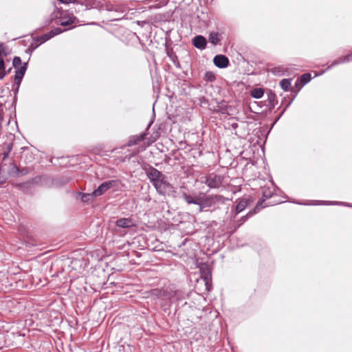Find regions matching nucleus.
<instances>
[{
    "label": "nucleus",
    "instance_id": "f257e3e1",
    "mask_svg": "<svg viewBox=\"0 0 352 352\" xmlns=\"http://www.w3.org/2000/svg\"><path fill=\"white\" fill-rule=\"evenodd\" d=\"M228 198H226L221 195H206L202 193V199L201 207L199 208V212H207V211H214L219 208V205H223L228 201Z\"/></svg>",
    "mask_w": 352,
    "mask_h": 352
},
{
    "label": "nucleus",
    "instance_id": "f03ea898",
    "mask_svg": "<svg viewBox=\"0 0 352 352\" xmlns=\"http://www.w3.org/2000/svg\"><path fill=\"white\" fill-rule=\"evenodd\" d=\"M158 194L170 196L176 192L173 186L166 180V175L161 177L157 182L153 184Z\"/></svg>",
    "mask_w": 352,
    "mask_h": 352
},
{
    "label": "nucleus",
    "instance_id": "7ed1b4c3",
    "mask_svg": "<svg viewBox=\"0 0 352 352\" xmlns=\"http://www.w3.org/2000/svg\"><path fill=\"white\" fill-rule=\"evenodd\" d=\"M201 183L205 184L210 188H219L224 182L225 176L215 173H210L201 177Z\"/></svg>",
    "mask_w": 352,
    "mask_h": 352
},
{
    "label": "nucleus",
    "instance_id": "20e7f679",
    "mask_svg": "<svg viewBox=\"0 0 352 352\" xmlns=\"http://www.w3.org/2000/svg\"><path fill=\"white\" fill-rule=\"evenodd\" d=\"M118 185V180L105 181L94 190V195H95L96 197H100L104 194L109 189L117 187Z\"/></svg>",
    "mask_w": 352,
    "mask_h": 352
},
{
    "label": "nucleus",
    "instance_id": "39448f33",
    "mask_svg": "<svg viewBox=\"0 0 352 352\" xmlns=\"http://www.w3.org/2000/svg\"><path fill=\"white\" fill-rule=\"evenodd\" d=\"M144 169L148 179L152 184L156 182H157V181L164 175L161 171L150 165H148V166L145 167Z\"/></svg>",
    "mask_w": 352,
    "mask_h": 352
},
{
    "label": "nucleus",
    "instance_id": "423d86ee",
    "mask_svg": "<svg viewBox=\"0 0 352 352\" xmlns=\"http://www.w3.org/2000/svg\"><path fill=\"white\" fill-rule=\"evenodd\" d=\"M202 193L203 192H200L199 195L193 197L188 195L186 192H184L182 194V198L187 204L198 205L199 208L201 207V204Z\"/></svg>",
    "mask_w": 352,
    "mask_h": 352
},
{
    "label": "nucleus",
    "instance_id": "0eeeda50",
    "mask_svg": "<svg viewBox=\"0 0 352 352\" xmlns=\"http://www.w3.org/2000/svg\"><path fill=\"white\" fill-rule=\"evenodd\" d=\"M214 65L219 68H226L229 65V59L222 54L216 55L213 58Z\"/></svg>",
    "mask_w": 352,
    "mask_h": 352
},
{
    "label": "nucleus",
    "instance_id": "6e6552de",
    "mask_svg": "<svg viewBox=\"0 0 352 352\" xmlns=\"http://www.w3.org/2000/svg\"><path fill=\"white\" fill-rule=\"evenodd\" d=\"M41 177H36L34 178H32L31 180H29L25 182L20 183L16 184V187L23 191L24 192H28L29 191V189L31 188V186L33 184H36L38 183V182L41 180Z\"/></svg>",
    "mask_w": 352,
    "mask_h": 352
},
{
    "label": "nucleus",
    "instance_id": "1a4fd4ad",
    "mask_svg": "<svg viewBox=\"0 0 352 352\" xmlns=\"http://www.w3.org/2000/svg\"><path fill=\"white\" fill-rule=\"evenodd\" d=\"M192 45L195 47L203 50L206 49L207 45V41L202 35L195 36L192 40Z\"/></svg>",
    "mask_w": 352,
    "mask_h": 352
},
{
    "label": "nucleus",
    "instance_id": "9d476101",
    "mask_svg": "<svg viewBox=\"0 0 352 352\" xmlns=\"http://www.w3.org/2000/svg\"><path fill=\"white\" fill-rule=\"evenodd\" d=\"M116 225L122 228H129L135 226L131 218H120L116 221Z\"/></svg>",
    "mask_w": 352,
    "mask_h": 352
},
{
    "label": "nucleus",
    "instance_id": "9b49d317",
    "mask_svg": "<svg viewBox=\"0 0 352 352\" xmlns=\"http://www.w3.org/2000/svg\"><path fill=\"white\" fill-rule=\"evenodd\" d=\"M168 297L170 300L173 299L175 301H180L185 299L186 294L182 290H175L170 292L168 293Z\"/></svg>",
    "mask_w": 352,
    "mask_h": 352
},
{
    "label": "nucleus",
    "instance_id": "f8f14e48",
    "mask_svg": "<svg viewBox=\"0 0 352 352\" xmlns=\"http://www.w3.org/2000/svg\"><path fill=\"white\" fill-rule=\"evenodd\" d=\"M146 135L147 133L144 132L139 135H133L130 137L128 142L126 144V146H131L136 144L138 142L144 140Z\"/></svg>",
    "mask_w": 352,
    "mask_h": 352
},
{
    "label": "nucleus",
    "instance_id": "ddd939ff",
    "mask_svg": "<svg viewBox=\"0 0 352 352\" xmlns=\"http://www.w3.org/2000/svg\"><path fill=\"white\" fill-rule=\"evenodd\" d=\"M51 38L49 32L44 34L40 36H36L34 38V41L35 42V45L33 47V50L37 48L41 44L46 42L47 41Z\"/></svg>",
    "mask_w": 352,
    "mask_h": 352
},
{
    "label": "nucleus",
    "instance_id": "4468645a",
    "mask_svg": "<svg viewBox=\"0 0 352 352\" xmlns=\"http://www.w3.org/2000/svg\"><path fill=\"white\" fill-rule=\"evenodd\" d=\"M352 61V53L348 55H346L344 56L340 57L338 59L334 60L330 66H329V68H331L335 65H339L340 63H347Z\"/></svg>",
    "mask_w": 352,
    "mask_h": 352
},
{
    "label": "nucleus",
    "instance_id": "2eb2a0df",
    "mask_svg": "<svg viewBox=\"0 0 352 352\" xmlns=\"http://www.w3.org/2000/svg\"><path fill=\"white\" fill-rule=\"evenodd\" d=\"M167 56L170 58L174 65L178 68H181V64L178 60L177 56L176 54L173 51V50H168L166 52Z\"/></svg>",
    "mask_w": 352,
    "mask_h": 352
},
{
    "label": "nucleus",
    "instance_id": "dca6fc26",
    "mask_svg": "<svg viewBox=\"0 0 352 352\" xmlns=\"http://www.w3.org/2000/svg\"><path fill=\"white\" fill-rule=\"evenodd\" d=\"M70 178L66 176H61L54 179L53 184L57 187H60L68 184L70 182Z\"/></svg>",
    "mask_w": 352,
    "mask_h": 352
},
{
    "label": "nucleus",
    "instance_id": "f3484780",
    "mask_svg": "<svg viewBox=\"0 0 352 352\" xmlns=\"http://www.w3.org/2000/svg\"><path fill=\"white\" fill-rule=\"evenodd\" d=\"M272 195V193L270 189H264L263 191V196L262 198L259 201H258L256 204V208L261 206L263 208V203L267 199L270 198Z\"/></svg>",
    "mask_w": 352,
    "mask_h": 352
},
{
    "label": "nucleus",
    "instance_id": "a211bd4d",
    "mask_svg": "<svg viewBox=\"0 0 352 352\" xmlns=\"http://www.w3.org/2000/svg\"><path fill=\"white\" fill-rule=\"evenodd\" d=\"M208 40L212 45H216L221 41L220 34L217 32H212L209 34Z\"/></svg>",
    "mask_w": 352,
    "mask_h": 352
},
{
    "label": "nucleus",
    "instance_id": "6ab92c4d",
    "mask_svg": "<svg viewBox=\"0 0 352 352\" xmlns=\"http://www.w3.org/2000/svg\"><path fill=\"white\" fill-rule=\"evenodd\" d=\"M81 201L85 203H89L94 200L96 197L94 195V191L91 193H80Z\"/></svg>",
    "mask_w": 352,
    "mask_h": 352
},
{
    "label": "nucleus",
    "instance_id": "aec40b11",
    "mask_svg": "<svg viewBox=\"0 0 352 352\" xmlns=\"http://www.w3.org/2000/svg\"><path fill=\"white\" fill-rule=\"evenodd\" d=\"M276 94L273 92H270L267 94V106L269 107L270 109H272L274 108L275 107V100H276Z\"/></svg>",
    "mask_w": 352,
    "mask_h": 352
},
{
    "label": "nucleus",
    "instance_id": "412c9836",
    "mask_svg": "<svg viewBox=\"0 0 352 352\" xmlns=\"http://www.w3.org/2000/svg\"><path fill=\"white\" fill-rule=\"evenodd\" d=\"M248 201L246 199H241L236 206V213L242 212L248 206Z\"/></svg>",
    "mask_w": 352,
    "mask_h": 352
},
{
    "label": "nucleus",
    "instance_id": "4be33fe9",
    "mask_svg": "<svg viewBox=\"0 0 352 352\" xmlns=\"http://www.w3.org/2000/svg\"><path fill=\"white\" fill-rule=\"evenodd\" d=\"M264 90L262 88H254L251 91V96L259 99L263 96Z\"/></svg>",
    "mask_w": 352,
    "mask_h": 352
},
{
    "label": "nucleus",
    "instance_id": "5701e85b",
    "mask_svg": "<svg viewBox=\"0 0 352 352\" xmlns=\"http://www.w3.org/2000/svg\"><path fill=\"white\" fill-rule=\"evenodd\" d=\"M14 170L15 173L19 176L25 175L29 173V168L27 167H24L22 168H19L17 166L14 165L12 168V172H14Z\"/></svg>",
    "mask_w": 352,
    "mask_h": 352
},
{
    "label": "nucleus",
    "instance_id": "b1692460",
    "mask_svg": "<svg viewBox=\"0 0 352 352\" xmlns=\"http://www.w3.org/2000/svg\"><path fill=\"white\" fill-rule=\"evenodd\" d=\"M201 278L204 279V282H205V285H206V289L208 290H210V288L212 286V283H211V274L210 272L207 273V274H201Z\"/></svg>",
    "mask_w": 352,
    "mask_h": 352
},
{
    "label": "nucleus",
    "instance_id": "393cba45",
    "mask_svg": "<svg viewBox=\"0 0 352 352\" xmlns=\"http://www.w3.org/2000/svg\"><path fill=\"white\" fill-rule=\"evenodd\" d=\"M291 81L292 79L284 78L280 80V87L285 91H289V87H291Z\"/></svg>",
    "mask_w": 352,
    "mask_h": 352
},
{
    "label": "nucleus",
    "instance_id": "a878e982",
    "mask_svg": "<svg viewBox=\"0 0 352 352\" xmlns=\"http://www.w3.org/2000/svg\"><path fill=\"white\" fill-rule=\"evenodd\" d=\"M311 80V76L309 73H305L300 76L297 81H300L302 85H306Z\"/></svg>",
    "mask_w": 352,
    "mask_h": 352
},
{
    "label": "nucleus",
    "instance_id": "bb28decb",
    "mask_svg": "<svg viewBox=\"0 0 352 352\" xmlns=\"http://www.w3.org/2000/svg\"><path fill=\"white\" fill-rule=\"evenodd\" d=\"M23 76H18L16 74H14V86H16V89H15V91H14V94L15 95L19 91V89L21 82V81L23 80Z\"/></svg>",
    "mask_w": 352,
    "mask_h": 352
},
{
    "label": "nucleus",
    "instance_id": "cd10ccee",
    "mask_svg": "<svg viewBox=\"0 0 352 352\" xmlns=\"http://www.w3.org/2000/svg\"><path fill=\"white\" fill-rule=\"evenodd\" d=\"M23 76H18L16 74H14V86H16V89H15V91H14V94L15 95L19 91V89L21 82V81L23 80Z\"/></svg>",
    "mask_w": 352,
    "mask_h": 352
},
{
    "label": "nucleus",
    "instance_id": "c85d7f7f",
    "mask_svg": "<svg viewBox=\"0 0 352 352\" xmlns=\"http://www.w3.org/2000/svg\"><path fill=\"white\" fill-rule=\"evenodd\" d=\"M270 72L277 76H282L284 74L285 69L283 67H276L270 69Z\"/></svg>",
    "mask_w": 352,
    "mask_h": 352
},
{
    "label": "nucleus",
    "instance_id": "c756f323",
    "mask_svg": "<svg viewBox=\"0 0 352 352\" xmlns=\"http://www.w3.org/2000/svg\"><path fill=\"white\" fill-rule=\"evenodd\" d=\"M204 79L208 82H213L216 79V76L213 72L208 71L205 73Z\"/></svg>",
    "mask_w": 352,
    "mask_h": 352
},
{
    "label": "nucleus",
    "instance_id": "7c9ffc66",
    "mask_svg": "<svg viewBox=\"0 0 352 352\" xmlns=\"http://www.w3.org/2000/svg\"><path fill=\"white\" fill-rule=\"evenodd\" d=\"M75 18L74 17H69L67 19H61L60 21V24L63 26H68L69 25H72L74 23Z\"/></svg>",
    "mask_w": 352,
    "mask_h": 352
},
{
    "label": "nucleus",
    "instance_id": "2f4dec72",
    "mask_svg": "<svg viewBox=\"0 0 352 352\" xmlns=\"http://www.w3.org/2000/svg\"><path fill=\"white\" fill-rule=\"evenodd\" d=\"M28 67V63H25L23 65H21L16 72L15 74H16L18 76H24L25 72L27 70Z\"/></svg>",
    "mask_w": 352,
    "mask_h": 352
},
{
    "label": "nucleus",
    "instance_id": "473e14b6",
    "mask_svg": "<svg viewBox=\"0 0 352 352\" xmlns=\"http://www.w3.org/2000/svg\"><path fill=\"white\" fill-rule=\"evenodd\" d=\"M67 29H65V30H63L61 29L60 28H54L53 30H52L51 31L49 32V34H50V36L51 37V38L60 33H62L63 32L67 30Z\"/></svg>",
    "mask_w": 352,
    "mask_h": 352
},
{
    "label": "nucleus",
    "instance_id": "72a5a7b5",
    "mask_svg": "<svg viewBox=\"0 0 352 352\" xmlns=\"http://www.w3.org/2000/svg\"><path fill=\"white\" fill-rule=\"evenodd\" d=\"M21 59L19 56H14L12 60V65L14 68H17L18 67H21Z\"/></svg>",
    "mask_w": 352,
    "mask_h": 352
},
{
    "label": "nucleus",
    "instance_id": "f704fd0d",
    "mask_svg": "<svg viewBox=\"0 0 352 352\" xmlns=\"http://www.w3.org/2000/svg\"><path fill=\"white\" fill-rule=\"evenodd\" d=\"M8 53L6 52V47L3 43H0V57L7 56Z\"/></svg>",
    "mask_w": 352,
    "mask_h": 352
},
{
    "label": "nucleus",
    "instance_id": "c9c22d12",
    "mask_svg": "<svg viewBox=\"0 0 352 352\" xmlns=\"http://www.w3.org/2000/svg\"><path fill=\"white\" fill-rule=\"evenodd\" d=\"M11 71V68L8 69V70H6V68L1 71V72L0 73V80H2L3 78H4V77L6 76H7Z\"/></svg>",
    "mask_w": 352,
    "mask_h": 352
},
{
    "label": "nucleus",
    "instance_id": "e433bc0d",
    "mask_svg": "<svg viewBox=\"0 0 352 352\" xmlns=\"http://www.w3.org/2000/svg\"><path fill=\"white\" fill-rule=\"evenodd\" d=\"M5 69V61L2 57H0V73Z\"/></svg>",
    "mask_w": 352,
    "mask_h": 352
},
{
    "label": "nucleus",
    "instance_id": "4c0bfd02",
    "mask_svg": "<svg viewBox=\"0 0 352 352\" xmlns=\"http://www.w3.org/2000/svg\"><path fill=\"white\" fill-rule=\"evenodd\" d=\"M35 45V42L31 43L30 47L26 50L27 53H32L34 50H33L34 46Z\"/></svg>",
    "mask_w": 352,
    "mask_h": 352
},
{
    "label": "nucleus",
    "instance_id": "58836bf2",
    "mask_svg": "<svg viewBox=\"0 0 352 352\" xmlns=\"http://www.w3.org/2000/svg\"><path fill=\"white\" fill-rule=\"evenodd\" d=\"M6 181V177L0 173V185L4 184Z\"/></svg>",
    "mask_w": 352,
    "mask_h": 352
},
{
    "label": "nucleus",
    "instance_id": "ea45409f",
    "mask_svg": "<svg viewBox=\"0 0 352 352\" xmlns=\"http://www.w3.org/2000/svg\"><path fill=\"white\" fill-rule=\"evenodd\" d=\"M62 3L68 4L72 2H74L75 0H58Z\"/></svg>",
    "mask_w": 352,
    "mask_h": 352
},
{
    "label": "nucleus",
    "instance_id": "a19ab883",
    "mask_svg": "<svg viewBox=\"0 0 352 352\" xmlns=\"http://www.w3.org/2000/svg\"><path fill=\"white\" fill-rule=\"evenodd\" d=\"M248 214H247L246 216H244V217H241V220H240V221H241L242 223L245 222V221L247 220V219H248Z\"/></svg>",
    "mask_w": 352,
    "mask_h": 352
},
{
    "label": "nucleus",
    "instance_id": "79ce46f5",
    "mask_svg": "<svg viewBox=\"0 0 352 352\" xmlns=\"http://www.w3.org/2000/svg\"><path fill=\"white\" fill-rule=\"evenodd\" d=\"M152 123H153V122H151L148 124L147 128H146V131H148V129L150 128V126H151V125L152 124Z\"/></svg>",
    "mask_w": 352,
    "mask_h": 352
},
{
    "label": "nucleus",
    "instance_id": "37998d69",
    "mask_svg": "<svg viewBox=\"0 0 352 352\" xmlns=\"http://www.w3.org/2000/svg\"><path fill=\"white\" fill-rule=\"evenodd\" d=\"M8 156V153H4L3 160H5Z\"/></svg>",
    "mask_w": 352,
    "mask_h": 352
},
{
    "label": "nucleus",
    "instance_id": "c03bdc74",
    "mask_svg": "<svg viewBox=\"0 0 352 352\" xmlns=\"http://www.w3.org/2000/svg\"><path fill=\"white\" fill-rule=\"evenodd\" d=\"M331 204H338V202H333V201H331Z\"/></svg>",
    "mask_w": 352,
    "mask_h": 352
},
{
    "label": "nucleus",
    "instance_id": "a18cd8bd",
    "mask_svg": "<svg viewBox=\"0 0 352 352\" xmlns=\"http://www.w3.org/2000/svg\"><path fill=\"white\" fill-rule=\"evenodd\" d=\"M286 111V108L284 109L283 111L282 112V113H284V111Z\"/></svg>",
    "mask_w": 352,
    "mask_h": 352
},
{
    "label": "nucleus",
    "instance_id": "49530a36",
    "mask_svg": "<svg viewBox=\"0 0 352 352\" xmlns=\"http://www.w3.org/2000/svg\"><path fill=\"white\" fill-rule=\"evenodd\" d=\"M166 293V292H165V291L163 292L164 295H165Z\"/></svg>",
    "mask_w": 352,
    "mask_h": 352
}]
</instances>
